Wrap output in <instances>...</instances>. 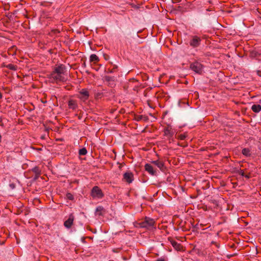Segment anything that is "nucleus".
<instances>
[{
  "instance_id": "7c9ffc66",
  "label": "nucleus",
  "mask_w": 261,
  "mask_h": 261,
  "mask_svg": "<svg viewBox=\"0 0 261 261\" xmlns=\"http://www.w3.org/2000/svg\"><path fill=\"white\" fill-rule=\"evenodd\" d=\"M247 178H249L250 176L248 175H245V176Z\"/></svg>"
},
{
  "instance_id": "c9c22d12",
  "label": "nucleus",
  "mask_w": 261,
  "mask_h": 261,
  "mask_svg": "<svg viewBox=\"0 0 261 261\" xmlns=\"http://www.w3.org/2000/svg\"><path fill=\"white\" fill-rule=\"evenodd\" d=\"M10 186H11L12 188H14V186H12V185H10Z\"/></svg>"
},
{
  "instance_id": "1a4fd4ad",
  "label": "nucleus",
  "mask_w": 261,
  "mask_h": 261,
  "mask_svg": "<svg viewBox=\"0 0 261 261\" xmlns=\"http://www.w3.org/2000/svg\"><path fill=\"white\" fill-rule=\"evenodd\" d=\"M89 97V92L86 90H82L80 92V98L83 100L88 99Z\"/></svg>"
},
{
  "instance_id": "39448f33",
  "label": "nucleus",
  "mask_w": 261,
  "mask_h": 261,
  "mask_svg": "<svg viewBox=\"0 0 261 261\" xmlns=\"http://www.w3.org/2000/svg\"><path fill=\"white\" fill-rule=\"evenodd\" d=\"M154 223L153 219L148 218H146L145 220L139 224L141 227H148L152 226Z\"/></svg>"
},
{
  "instance_id": "dca6fc26",
  "label": "nucleus",
  "mask_w": 261,
  "mask_h": 261,
  "mask_svg": "<svg viewBox=\"0 0 261 261\" xmlns=\"http://www.w3.org/2000/svg\"><path fill=\"white\" fill-rule=\"evenodd\" d=\"M142 119H143L144 121H146L148 120V118L147 117L143 115H138L135 117V120L137 121H140Z\"/></svg>"
},
{
  "instance_id": "f03ea898",
  "label": "nucleus",
  "mask_w": 261,
  "mask_h": 261,
  "mask_svg": "<svg viewBox=\"0 0 261 261\" xmlns=\"http://www.w3.org/2000/svg\"><path fill=\"white\" fill-rule=\"evenodd\" d=\"M190 68L198 74H201L203 70L202 65L197 62L191 64Z\"/></svg>"
},
{
  "instance_id": "6e6552de",
  "label": "nucleus",
  "mask_w": 261,
  "mask_h": 261,
  "mask_svg": "<svg viewBox=\"0 0 261 261\" xmlns=\"http://www.w3.org/2000/svg\"><path fill=\"white\" fill-rule=\"evenodd\" d=\"M133 175L130 172H126L124 174L123 178L128 183H130L133 181Z\"/></svg>"
},
{
  "instance_id": "bb28decb",
  "label": "nucleus",
  "mask_w": 261,
  "mask_h": 261,
  "mask_svg": "<svg viewBox=\"0 0 261 261\" xmlns=\"http://www.w3.org/2000/svg\"><path fill=\"white\" fill-rule=\"evenodd\" d=\"M106 79L107 81H110V80H112L113 77H110V76H106Z\"/></svg>"
},
{
  "instance_id": "473e14b6",
  "label": "nucleus",
  "mask_w": 261,
  "mask_h": 261,
  "mask_svg": "<svg viewBox=\"0 0 261 261\" xmlns=\"http://www.w3.org/2000/svg\"><path fill=\"white\" fill-rule=\"evenodd\" d=\"M156 261H164V260L162 259H159Z\"/></svg>"
},
{
  "instance_id": "f704fd0d",
  "label": "nucleus",
  "mask_w": 261,
  "mask_h": 261,
  "mask_svg": "<svg viewBox=\"0 0 261 261\" xmlns=\"http://www.w3.org/2000/svg\"><path fill=\"white\" fill-rule=\"evenodd\" d=\"M2 97V95L1 94H0V99Z\"/></svg>"
},
{
  "instance_id": "b1692460",
  "label": "nucleus",
  "mask_w": 261,
  "mask_h": 261,
  "mask_svg": "<svg viewBox=\"0 0 261 261\" xmlns=\"http://www.w3.org/2000/svg\"><path fill=\"white\" fill-rule=\"evenodd\" d=\"M8 67L9 68V69L12 70H15V67L14 65L12 64L8 65Z\"/></svg>"
},
{
  "instance_id": "e433bc0d",
  "label": "nucleus",
  "mask_w": 261,
  "mask_h": 261,
  "mask_svg": "<svg viewBox=\"0 0 261 261\" xmlns=\"http://www.w3.org/2000/svg\"><path fill=\"white\" fill-rule=\"evenodd\" d=\"M10 186H11L12 188H14V186H12V185H10Z\"/></svg>"
},
{
  "instance_id": "a211bd4d",
  "label": "nucleus",
  "mask_w": 261,
  "mask_h": 261,
  "mask_svg": "<svg viewBox=\"0 0 261 261\" xmlns=\"http://www.w3.org/2000/svg\"><path fill=\"white\" fill-rule=\"evenodd\" d=\"M242 152L243 154L247 156H249L250 155V151L248 148L243 149Z\"/></svg>"
},
{
  "instance_id": "9b49d317",
  "label": "nucleus",
  "mask_w": 261,
  "mask_h": 261,
  "mask_svg": "<svg viewBox=\"0 0 261 261\" xmlns=\"http://www.w3.org/2000/svg\"><path fill=\"white\" fill-rule=\"evenodd\" d=\"M170 243L173 246V247L177 250L179 251L182 248V246L180 245V244L177 243L176 242L173 240H171Z\"/></svg>"
},
{
  "instance_id": "4be33fe9",
  "label": "nucleus",
  "mask_w": 261,
  "mask_h": 261,
  "mask_svg": "<svg viewBox=\"0 0 261 261\" xmlns=\"http://www.w3.org/2000/svg\"><path fill=\"white\" fill-rule=\"evenodd\" d=\"M66 197L68 199L70 200H73V199H74L73 196L71 193H68L66 194Z\"/></svg>"
},
{
  "instance_id": "aec40b11",
  "label": "nucleus",
  "mask_w": 261,
  "mask_h": 261,
  "mask_svg": "<svg viewBox=\"0 0 261 261\" xmlns=\"http://www.w3.org/2000/svg\"><path fill=\"white\" fill-rule=\"evenodd\" d=\"M69 107L71 109H75V103L74 101L70 100L69 101Z\"/></svg>"
},
{
  "instance_id": "2f4dec72",
  "label": "nucleus",
  "mask_w": 261,
  "mask_h": 261,
  "mask_svg": "<svg viewBox=\"0 0 261 261\" xmlns=\"http://www.w3.org/2000/svg\"><path fill=\"white\" fill-rule=\"evenodd\" d=\"M54 32H55V33H59V31H58V30H55Z\"/></svg>"
},
{
  "instance_id": "412c9836",
  "label": "nucleus",
  "mask_w": 261,
  "mask_h": 261,
  "mask_svg": "<svg viewBox=\"0 0 261 261\" xmlns=\"http://www.w3.org/2000/svg\"><path fill=\"white\" fill-rule=\"evenodd\" d=\"M87 151L85 148H83L79 150L80 155H85L87 153Z\"/></svg>"
},
{
  "instance_id": "c756f323",
  "label": "nucleus",
  "mask_w": 261,
  "mask_h": 261,
  "mask_svg": "<svg viewBox=\"0 0 261 261\" xmlns=\"http://www.w3.org/2000/svg\"><path fill=\"white\" fill-rule=\"evenodd\" d=\"M34 171H35V172L36 173H38V168H36H36H34Z\"/></svg>"
},
{
  "instance_id": "7ed1b4c3",
  "label": "nucleus",
  "mask_w": 261,
  "mask_h": 261,
  "mask_svg": "<svg viewBox=\"0 0 261 261\" xmlns=\"http://www.w3.org/2000/svg\"><path fill=\"white\" fill-rule=\"evenodd\" d=\"M65 75L58 73L55 72H52L50 74V77L53 80L56 81L57 82H64L66 81V79L64 76Z\"/></svg>"
},
{
  "instance_id": "c85d7f7f",
  "label": "nucleus",
  "mask_w": 261,
  "mask_h": 261,
  "mask_svg": "<svg viewBox=\"0 0 261 261\" xmlns=\"http://www.w3.org/2000/svg\"><path fill=\"white\" fill-rule=\"evenodd\" d=\"M114 72V69H108V73H113Z\"/></svg>"
},
{
  "instance_id": "20e7f679",
  "label": "nucleus",
  "mask_w": 261,
  "mask_h": 261,
  "mask_svg": "<svg viewBox=\"0 0 261 261\" xmlns=\"http://www.w3.org/2000/svg\"><path fill=\"white\" fill-rule=\"evenodd\" d=\"M91 195L94 198H99L103 196V194L101 190L96 186L93 188L91 191Z\"/></svg>"
},
{
  "instance_id": "a878e982",
  "label": "nucleus",
  "mask_w": 261,
  "mask_h": 261,
  "mask_svg": "<svg viewBox=\"0 0 261 261\" xmlns=\"http://www.w3.org/2000/svg\"><path fill=\"white\" fill-rule=\"evenodd\" d=\"M239 174L241 175L242 176H245V173L243 170H240L239 171Z\"/></svg>"
},
{
  "instance_id": "f8f14e48",
  "label": "nucleus",
  "mask_w": 261,
  "mask_h": 261,
  "mask_svg": "<svg viewBox=\"0 0 261 261\" xmlns=\"http://www.w3.org/2000/svg\"><path fill=\"white\" fill-rule=\"evenodd\" d=\"M152 163L154 164L155 165H156L161 170H163L164 164L163 163V162H162L160 161L156 160V161H153Z\"/></svg>"
},
{
  "instance_id": "0eeeda50",
  "label": "nucleus",
  "mask_w": 261,
  "mask_h": 261,
  "mask_svg": "<svg viewBox=\"0 0 261 261\" xmlns=\"http://www.w3.org/2000/svg\"><path fill=\"white\" fill-rule=\"evenodd\" d=\"M73 220L74 216L72 214L70 215L68 219L64 222V226L67 228H70L73 224Z\"/></svg>"
},
{
  "instance_id": "f3484780",
  "label": "nucleus",
  "mask_w": 261,
  "mask_h": 261,
  "mask_svg": "<svg viewBox=\"0 0 261 261\" xmlns=\"http://www.w3.org/2000/svg\"><path fill=\"white\" fill-rule=\"evenodd\" d=\"M165 134L167 136L171 137L172 136L173 133L169 127H167L166 129H165Z\"/></svg>"
},
{
  "instance_id": "58836bf2",
  "label": "nucleus",
  "mask_w": 261,
  "mask_h": 261,
  "mask_svg": "<svg viewBox=\"0 0 261 261\" xmlns=\"http://www.w3.org/2000/svg\"><path fill=\"white\" fill-rule=\"evenodd\" d=\"M245 54L246 55H247L248 52H246V53H245Z\"/></svg>"
},
{
  "instance_id": "423d86ee",
  "label": "nucleus",
  "mask_w": 261,
  "mask_h": 261,
  "mask_svg": "<svg viewBox=\"0 0 261 261\" xmlns=\"http://www.w3.org/2000/svg\"><path fill=\"white\" fill-rule=\"evenodd\" d=\"M66 68L65 65L61 64L54 68L53 72L65 75L66 72Z\"/></svg>"
},
{
  "instance_id": "4468645a",
  "label": "nucleus",
  "mask_w": 261,
  "mask_h": 261,
  "mask_svg": "<svg viewBox=\"0 0 261 261\" xmlns=\"http://www.w3.org/2000/svg\"><path fill=\"white\" fill-rule=\"evenodd\" d=\"M249 53L251 58H256L258 56L260 55V54L258 53L256 50H250Z\"/></svg>"
},
{
  "instance_id": "ddd939ff",
  "label": "nucleus",
  "mask_w": 261,
  "mask_h": 261,
  "mask_svg": "<svg viewBox=\"0 0 261 261\" xmlns=\"http://www.w3.org/2000/svg\"><path fill=\"white\" fill-rule=\"evenodd\" d=\"M251 109L253 112L258 113L261 110V106L259 105H253L251 107Z\"/></svg>"
},
{
  "instance_id": "f257e3e1",
  "label": "nucleus",
  "mask_w": 261,
  "mask_h": 261,
  "mask_svg": "<svg viewBox=\"0 0 261 261\" xmlns=\"http://www.w3.org/2000/svg\"><path fill=\"white\" fill-rule=\"evenodd\" d=\"M202 41L203 40L197 36H192L189 43L193 47H198L201 44Z\"/></svg>"
},
{
  "instance_id": "72a5a7b5",
  "label": "nucleus",
  "mask_w": 261,
  "mask_h": 261,
  "mask_svg": "<svg viewBox=\"0 0 261 261\" xmlns=\"http://www.w3.org/2000/svg\"><path fill=\"white\" fill-rule=\"evenodd\" d=\"M2 141V136L1 135H0V143Z\"/></svg>"
},
{
  "instance_id": "393cba45",
  "label": "nucleus",
  "mask_w": 261,
  "mask_h": 261,
  "mask_svg": "<svg viewBox=\"0 0 261 261\" xmlns=\"http://www.w3.org/2000/svg\"><path fill=\"white\" fill-rule=\"evenodd\" d=\"M105 60H108L109 59V56L105 54L103 55Z\"/></svg>"
},
{
  "instance_id": "9d476101",
  "label": "nucleus",
  "mask_w": 261,
  "mask_h": 261,
  "mask_svg": "<svg viewBox=\"0 0 261 261\" xmlns=\"http://www.w3.org/2000/svg\"><path fill=\"white\" fill-rule=\"evenodd\" d=\"M145 170L152 175H155V171L153 170V167L150 164H147L145 166Z\"/></svg>"
},
{
  "instance_id": "5701e85b",
  "label": "nucleus",
  "mask_w": 261,
  "mask_h": 261,
  "mask_svg": "<svg viewBox=\"0 0 261 261\" xmlns=\"http://www.w3.org/2000/svg\"><path fill=\"white\" fill-rule=\"evenodd\" d=\"M186 135L184 134H181L178 136V138L181 140H184L186 138Z\"/></svg>"
},
{
  "instance_id": "4c0bfd02",
  "label": "nucleus",
  "mask_w": 261,
  "mask_h": 261,
  "mask_svg": "<svg viewBox=\"0 0 261 261\" xmlns=\"http://www.w3.org/2000/svg\"><path fill=\"white\" fill-rule=\"evenodd\" d=\"M10 186H11L12 188H14V186H12V185H10Z\"/></svg>"
},
{
  "instance_id": "6ab92c4d",
  "label": "nucleus",
  "mask_w": 261,
  "mask_h": 261,
  "mask_svg": "<svg viewBox=\"0 0 261 261\" xmlns=\"http://www.w3.org/2000/svg\"><path fill=\"white\" fill-rule=\"evenodd\" d=\"M90 60L91 62H96L98 60V58L96 55L93 54L91 55Z\"/></svg>"
},
{
  "instance_id": "2eb2a0df",
  "label": "nucleus",
  "mask_w": 261,
  "mask_h": 261,
  "mask_svg": "<svg viewBox=\"0 0 261 261\" xmlns=\"http://www.w3.org/2000/svg\"><path fill=\"white\" fill-rule=\"evenodd\" d=\"M103 211V208L102 206H98L96 209V214L98 215H102Z\"/></svg>"
},
{
  "instance_id": "cd10ccee",
  "label": "nucleus",
  "mask_w": 261,
  "mask_h": 261,
  "mask_svg": "<svg viewBox=\"0 0 261 261\" xmlns=\"http://www.w3.org/2000/svg\"><path fill=\"white\" fill-rule=\"evenodd\" d=\"M236 54L240 57H243L244 56V55H242L240 53H236Z\"/></svg>"
}]
</instances>
